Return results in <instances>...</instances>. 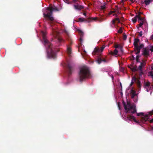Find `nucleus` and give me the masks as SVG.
Here are the masks:
<instances>
[{
  "label": "nucleus",
  "mask_w": 153,
  "mask_h": 153,
  "mask_svg": "<svg viewBox=\"0 0 153 153\" xmlns=\"http://www.w3.org/2000/svg\"><path fill=\"white\" fill-rule=\"evenodd\" d=\"M42 34L43 40L44 41V45L47 48V52L48 56L49 58H54L56 57V54L53 51V50L51 47V45L50 43L46 39L45 35L46 32L42 31L41 32Z\"/></svg>",
  "instance_id": "obj_1"
},
{
  "label": "nucleus",
  "mask_w": 153,
  "mask_h": 153,
  "mask_svg": "<svg viewBox=\"0 0 153 153\" xmlns=\"http://www.w3.org/2000/svg\"><path fill=\"white\" fill-rule=\"evenodd\" d=\"M123 104L126 113H134L136 112L135 105L134 104H131L130 100H127L126 104L123 101Z\"/></svg>",
  "instance_id": "obj_2"
},
{
  "label": "nucleus",
  "mask_w": 153,
  "mask_h": 153,
  "mask_svg": "<svg viewBox=\"0 0 153 153\" xmlns=\"http://www.w3.org/2000/svg\"><path fill=\"white\" fill-rule=\"evenodd\" d=\"M90 74L88 68L86 66L82 67L80 69L79 74L81 81L86 78L89 77Z\"/></svg>",
  "instance_id": "obj_3"
},
{
  "label": "nucleus",
  "mask_w": 153,
  "mask_h": 153,
  "mask_svg": "<svg viewBox=\"0 0 153 153\" xmlns=\"http://www.w3.org/2000/svg\"><path fill=\"white\" fill-rule=\"evenodd\" d=\"M44 10L46 11L47 13L46 14L45 13H44V17L48 18L49 20L51 21L53 20V18L52 16V12L58 10L57 8L55 6H50L45 8L43 9V10Z\"/></svg>",
  "instance_id": "obj_4"
},
{
  "label": "nucleus",
  "mask_w": 153,
  "mask_h": 153,
  "mask_svg": "<svg viewBox=\"0 0 153 153\" xmlns=\"http://www.w3.org/2000/svg\"><path fill=\"white\" fill-rule=\"evenodd\" d=\"M115 48L116 49L114 52H111V53L116 57L122 55L123 53L122 47L119 45L117 44L115 45Z\"/></svg>",
  "instance_id": "obj_5"
},
{
  "label": "nucleus",
  "mask_w": 153,
  "mask_h": 153,
  "mask_svg": "<svg viewBox=\"0 0 153 153\" xmlns=\"http://www.w3.org/2000/svg\"><path fill=\"white\" fill-rule=\"evenodd\" d=\"M153 115V110L147 113L144 114L143 113H137V115L139 116L141 115V121L143 123H144L146 121L148 120L149 116Z\"/></svg>",
  "instance_id": "obj_6"
},
{
  "label": "nucleus",
  "mask_w": 153,
  "mask_h": 153,
  "mask_svg": "<svg viewBox=\"0 0 153 153\" xmlns=\"http://www.w3.org/2000/svg\"><path fill=\"white\" fill-rule=\"evenodd\" d=\"M139 42V40L135 39L134 42V51L135 53L136 54H138L140 52V49L138 46V43Z\"/></svg>",
  "instance_id": "obj_7"
},
{
  "label": "nucleus",
  "mask_w": 153,
  "mask_h": 153,
  "mask_svg": "<svg viewBox=\"0 0 153 153\" xmlns=\"http://www.w3.org/2000/svg\"><path fill=\"white\" fill-rule=\"evenodd\" d=\"M105 48V46L104 45H103L102 47H101L100 48H95L94 49V51L93 53V55L100 54L101 52H102L103 51Z\"/></svg>",
  "instance_id": "obj_8"
},
{
  "label": "nucleus",
  "mask_w": 153,
  "mask_h": 153,
  "mask_svg": "<svg viewBox=\"0 0 153 153\" xmlns=\"http://www.w3.org/2000/svg\"><path fill=\"white\" fill-rule=\"evenodd\" d=\"M136 17L137 19H138V22L140 23L138 25V26H137V28H139L143 25L144 22H145V20L144 18H141L139 15H136Z\"/></svg>",
  "instance_id": "obj_9"
},
{
  "label": "nucleus",
  "mask_w": 153,
  "mask_h": 153,
  "mask_svg": "<svg viewBox=\"0 0 153 153\" xmlns=\"http://www.w3.org/2000/svg\"><path fill=\"white\" fill-rule=\"evenodd\" d=\"M150 86V83L149 82H147L144 83V86L145 89H146V91L147 92L149 91V87Z\"/></svg>",
  "instance_id": "obj_10"
},
{
  "label": "nucleus",
  "mask_w": 153,
  "mask_h": 153,
  "mask_svg": "<svg viewBox=\"0 0 153 153\" xmlns=\"http://www.w3.org/2000/svg\"><path fill=\"white\" fill-rule=\"evenodd\" d=\"M58 33V32H57V31H56L55 32H54L53 35V36L55 38H56V39L59 42H61L62 41V39L57 35Z\"/></svg>",
  "instance_id": "obj_11"
},
{
  "label": "nucleus",
  "mask_w": 153,
  "mask_h": 153,
  "mask_svg": "<svg viewBox=\"0 0 153 153\" xmlns=\"http://www.w3.org/2000/svg\"><path fill=\"white\" fill-rule=\"evenodd\" d=\"M120 22L119 19L117 17L114 19L111 22L112 24H116L117 23H119Z\"/></svg>",
  "instance_id": "obj_12"
},
{
  "label": "nucleus",
  "mask_w": 153,
  "mask_h": 153,
  "mask_svg": "<svg viewBox=\"0 0 153 153\" xmlns=\"http://www.w3.org/2000/svg\"><path fill=\"white\" fill-rule=\"evenodd\" d=\"M128 120H133V121H134L136 123H138V122L136 120L135 117L133 116H129L128 117Z\"/></svg>",
  "instance_id": "obj_13"
},
{
  "label": "nucleus",
  "mask_w": 153,
  "mask_h": 153,
  "mask_svg": "<svg viewBox=\"0 0 153 153\" xmlns=\"http://www.w3.org/2000/svg\"><path fill=\"white\" fill-rule=\"evenodd\" d=\"M129 68L132 71H135L137 69V66H134L132 65H131L129 66Z\"/></svg>",
  "instance_id": "obj_14"
},
{
  "label": "nucleus",
  "mask_w": 153,
  "mask_h": 153,
  "mask_svg": "<svg viewBox=\"0 0 153 153\" xmlns=\"http://www.w3.org/2000/svg\"><path fill=\"white\" fill-rule=\"evenodd\" d=\"M77 30L78 31L81 37L80 39V42H82V39L81 38V36L83 35V33L82 31L79 29H77Z\"/></svg>",
  "instance_id": "obj_15"
},
{
  "label": "nucleus",
  "mask_w": 153,
  "mask_h": 153,
  "mask_svg": "<svg viewBox=\"0 0 153 153\" xmlns=\"http://www.w3.org/2000/svg\"><path fill=\"white\" fill-rule=\"evenodd\" d=\"M74 7L76 10H80L83 8V6L79 5H74Z\"/></svg>",
  "instance_id": "obj_16"
},
{
  "label": "nucleus",
  "mask_w": 153,
  "mask_h": 153,
  "mask_svg": "<svg viewBox=\"0 0 153 153\" xmlns=\"http://www.w3.org/2000/svg\"><path fill=\"white\" fill-rule=\"evenodd\" d=\"M102 62H105L106 61L105 60L102 59L101 57H99L98 58L97 60V62L99 64L100 63Z\"/></svg>",
  "instance_id": "obj_17"
},
{
  "label": "nucleus",
  "mask_w": 153,
  "mask_h": 153,
  "mask_svg": "<svg viewBox=\"0 0 153 153\" xmlns=\"http://www.w3.org/2000/svg\"><path fill=\"white\" fill-rule=\"evenodd\" d=\"M145 65V63H140V65L139 66L138 68V69L140 70H141L142 69V67L143 66Z\"/></svg>",
  "instance_id": "obj_18"
},
{
  "label": "nucleus",
  "mask_w": 153,
  "mask_h": 153,
  "mask_svg": "<svg viewBox=\"0 0 153 153\" xmlns=\"http://www.w3.org/2000/svg\"><path fill=\"white\" fill-rule=\"evenodd\" d=\"M153 0H145V4L147 5L149 4Z\"/></svg>",
  "instance_id": "obj_19"
},
{
  "label": "nucleus",
  "mask_w": 153,
  "mask_h": 153,
  "mask_svg": "<svg viewBox=\"0 0 153 153\" xmlns=\"http://www.w3.org/2000/svg\"><path fill=\"white\" fill-rule=\"evenodd\" d=\"M132 96H131V98H133L134 97H135V96H136L137 94H136V92L132 90Z\"/></svg>",
  "instance_id": "obj_20"
},
{
  "label": "nucleus",
  "mask_w": 153,
  "mask_h": 153,
  "mask_svg": "<svg viewBox=\"0 0 153 153\" xmlns=\"http://www.w3.org/2000/svg\"><path fill=\"white\" fill-rule=\"evenodd\" d=\"M67 51V53L69 54H71V48L70 47H68Z\"/></svg>",
  "instance_id": "obj_21"
},
{
  "label": "nucleus",
  "mask_w": 153,
  "mask_h": 153,
  "mask_svg": "<svg viewBox=\"0 0 153 153\" xmlns=\"http://www.w3.org/2000/svg\"><path fill=\"white\" fill-rule=\"evenodd\" d=\"M149 76H150L153 79V73L152 71H150L149 73Z\"/></svg>",
  "instance_id": "obj_22"
},
{
  "label": "nucleus",
  "mask_w": 153,
  "mask_h": 153,
  "mask_svg": "<svg viewBox=\"0 0 153 153\" xmlns=\"http://www.w3.org/2000/svg\"><path fill=\"white\" fill-rule=\"evenodd\" d=\"M105 5H102L101 6V9L102 10H103L105 8Z\"/></svg>",
  "instance_id": "obj_23"
},
{
  "label": "nucleus",
  "mask_w": 153,
  "mask_h": 153,
  "mask_svg": "<svg viewBox=\"0 0 153 153\" xmlns=\"http://www.w3.org/2000/svg\"><path fill=\"white\" fill-rule=\"evenodd\" d=\"M122 32V28H120L118 30V32L120 33H121Z\"/></svg>",
  "instance_id": "obj_24"
},
{
  "label": "nucleus",
  "mask_w": 153,
  "mask_h": 153,
  "mask_svg": "<svg viewBox=\"0 0 153 153\" xmlns=\"http://www.w3.org/2000/svg\"><path fill=\"white\" fill-rule=\"evenodd\" d=\"M136 80V78L135 77H133L132 79V83H133Z\"/></svg>",
  "instance_id": "obj_25"
},
{
  "label": "nucleus",
  "mask_w": 153,
  "mask_h": 153,
  "mask_svg": "<svg viewBox=\"0 0 153 153\" xmlns=\"http://www.w3.org/2000/svg\"><path fill=\"white\" fill-rule=\"evenodd\" d=\"M132 20L134 23H135L137 21V19L136 18L132 19Z\"/></svg>",
  "instance_id": "obj_26"
},
{
  "label": "nucleus",
  "mask_w": 153,
  "mask_h": 153,
  "mask_svg": "<svg viewBox=\"0 0 153 153\" xmlns=\"http://www.w3.org/2000/svg\"><path fill=\"white\" fill-rule=\"evenodd\" d=\"M83 18H80L79 19V21L80 22H82L83 21Z\"/></svg>",
  "instance_id": "obj_27"
},
{
  "label": "nucleus",
  "mask_w": 153,
  "mask_h": 153,
  "mask_svg": "<svg viewBox=\"0 0 153 153\" xmlns=\"http://www.w3.org/2000/svg\"><path fill=\"white\" fill-rule=\"evenodd\" d=\"M126 38H127V36L126 35H124L123 36V39L124 40H126Z\"/></svg>",
  "instance_id": "obj_28"
},
{
  "label": "nucleus",
  "mask_w": 153,
  "mask_h": 153,
  "mask_svg": "<svg viewBox=\"0 0 153 153\" xmlns=\"http://www.w3.org/2000/svg\"><path fill=\"white\" fill-rule=\"evenodd\" d=\"M143 44H141L140 47H139L140 48H140H143Z\"/></svg>",
  "instance_id": "obj_29"
},
{
  "label": "nucleus",
  "mask_w": 153,
  "mask_h": 153,
  "mask_svg": "<svg viewBox=\"0 0 153 153\" xmlns=\"http://www.w3.org/2000/svg\"><path fill=\"white\" fill-rule=\"evenodd\" d=\"M149 122L151 123H153V118L151 120H150L149 121Z\"/></svg>",
  "instance_id": "obj_30"
},
{
  "label": "nucleus",
  "mask_w": 153,
  "mask_h": 153,
  "mask_svg": "<svg viewBox=\"0 0 153 153\" xmlns=\"http://www.w3.org/2000/svg\"><path fill=\"white\" fill-rule=\"evenodd\" d=\"M142 34H143L142 32V31L140 32L139 33L140 36H141L142 35Z\"/></svg>",
  "instance_id": "obj_31"
},
{
  "label": "nucleus",
  "mask_w": 153,
  "mask_h": 153,
  "mask_svg": "<svg viewBox=\"0 0 153 153\" xmlns=\"http://www.w3.org/2000/svg\"><path fill=\"white\" fill-rule=\"evenodd\" d=\"M117 104H118V106L119 107V109H120V103L119 102H118Z\"/></svg>",
  "instance_id": "obj_32"
},
{
  "label": "nucleus",
  "mask_w": 153,
  "mask_h": 153,
  "mask_svg": "<svg viewBox=\"0 0 153 153\" xmlns=\"http://www.w3.org/2000/svg\"><path fill=\"white\" fill-rule=\"evenodd\" d=\"M114 13V11H111L109 13V15H110L112 13Z\"/></svg>",
  "instance_id": "obj_33"
},
{
  "label": "nucleus",
  "mask_w": 153,
  "mask_h": 153,
  "mask_svg": "<svg viewBox=\"0 0 153 153\" xmlns=\"http://www.w3.org/2000/svg\"><path fill=\"white\" fill-rule=\"evenodd\" d=\"M150 50L152 51H153V46H152L151 47Z\"/></svg>",
  "instance_id": "obj_34"
},
{
  "label": "nucleus",
  "mask_w": 153,
  "mask_h": 153,
  "mask_svg": "<svg viewBox=\"0 0 153 153\" xmlns=\"http://www.w3.org/2000/svg\"><path fill=\"white\" fill-rule=\"evenodd\" d=\"M92 19L94 20H95L97 19V17H94L92 18Z\"/></svg>",
  "instance_id": "obj_35"
},
{
  "label": "nucleus",
  "mask_w": 153,
  "mask_h": 153,
  "mask_svg": "<svg viewBox=\"0 0 153 153\" xmlns=\"http://www.w3.org/2000/svg\"><path fill=\"white\" fill-rule=\"evenodd\" d=\"M64 1L67 3H69V2L68 1V0H64Z\"/></svg>",
  "instance_id": "obj_36"
},
{
  "label": "nucleus",
  "mask_w": 153,
  "mask_h": 153,
  "mask_svg": "<svg viewBox=\"0 0 153 153\" xmlns=\"http://www.w3.org/2000/svg\"><path fill=\"white\" fill-rule=\"evenodd\" d=\"M132 2H134L135 0H130Z\"/></svg>",
  "instance_id": "obj_37"
},
{
  "label": "nucleus",
  "mask_w": 153,
  "mask_h": 153,
  "mask_svg": "<svg viewBox=\"0 0 153 153\" xmlns=\"http://www.w3.org/2000/svg\"><path fill=\"white\" fill-rule=\"evenodd\" d=\"M104 19H102L101 20H98V21L100 22H101Z\"/></svg>",
  "instance_id": "obj_38"
},
{
  "label": "nucleus",
  "mask_w": 153,
  "mask_h": 153,
  "mask_svg": "<svg viewBox=\"0 0 153 153\" xmlns=\"http://www.w3.org/2000/svg\"><path fill=\"white\" fill-rule=\"evenodd\" d=\"M151 69L152 70H153V65H152V66H151Z\"/></svg>",
  "instance_id": "obj_39"
},
{
  "label": "nucleus",
  "mask_w": 153,
  "mask_h": 153,
  "mask_svg": "<svg viewBox=\"0 0 153 153\" xmlns=\"http://www.w3.org/2000/svg\"><path fill=\"white\" fill-rule=\"evenodd\" d=\"M151 38L153 39V35L152 36Z\"/></svg>",
  "instance_id": "obj_40"
},
{
  "label": "nucleus",
  "mask_w": 153,
  "mask_h": 153,
  "mask_svg": "<svg viewBox=\"0 0 153 153\" xmlns=\"http://www.w3.org/2000/svg\"><path fill=\"white\" fill-rule=\"evenodd\" d=\"M83 15H85H85H86V13H83Z\"/></svg>",
  "instance_id": "obj_41"
},
{
  "label": "nucleus",
  "mask_w": 153,
  "mask_h": 153,
  "mask_svg": "<svg viewBox=\"0 0 153 153\" xmlns=\"http://www.w3.org/2000/svg\"><path fill=\"white\" fill-rule=\"evenodd\" d=\"M112 79H113V78H114V77H113V76H112Z\"/></svg>",
  "instance_id": "obj_42"
},
{
  "label": "nucleus",
  "mask_w": 153,
  "mask_h": 153,
  "mask_svg": "<svg viewBox=\"0 0 153 153\" xmlns=\"http://www.w3.org/2000/svg\"><path fill=\"white\" fill-rule=\"evenodd\" d=\"M76 0H73V1H76Z\"/></svg>",
  "instance_id": "obj_43"
},
{
  "label": "nucleus",
  "mask_w": 153,
  "mask_h": 153,
  "mask_svg": "<svg viewBox=\"0 0 153 153\" xmlns=\"http://www.w3.org/2000/svg\"><path fill=\"white\" fill-rule=\"evenodd\" d=\"M116 17H117L118 16H117V15H116Z\"/></svg>",
  "instance_id": "obj_44"
},
{
  "label": "nucleus",
  "mask_w": 153,
  "mask_h": 153,
  "mask_svg": "<svg viewBox=\"0 0 153 153\" xmlns=\"http://www.w3.org/2000/svg\"><path fill=\"white\" fill-rule=\"evenodd\" d=\"M140 85V83H139V86Z\"/></svg>",
  "instance_id": "obj_45"
},
{
  "label": "nucleus",
  "mask_w": 153,
  "mask_h": 153,
  "mask_svg": "<svg viewBox=\"0 0 153 153\" xmlns=\"http://www.w3.org/2000/svg\"><path fill=\"white\" fill-rule=\"evenodd\" d=\"M121 94L122 95L123 94H122V93H121Z\"/></svg>",
  "instance_id": "obj_46"
},
{
  "label": "nucleus",
  "mask_w": 153,
  "mask_h": 153,
  "mask_svg": "<svg viewBox=\"0 0 153 153\" xmlns=\"http://www.w3.org/2000/svg\"><path fill=\"white\" fill-rule=\"evenodd\" d=\"M137 62H138V59H137Z\"/></svg>",
  "instance_id": "obj_47"
},
{
  "label": "nucleus",
  "mask_w": 153,
  "mask_h": 153,
  "mask_svg": "<svg viewBox=\"0 0 153 153\" xmlns=\"http://www.w3.org/2000/svg\"><path fill=\"white\" fill-rule=\"evenodd\" d=\"M141 13H139V14H141Z\"/></svg>",
  "instance_id": "obj_48"
}]
</instances>
